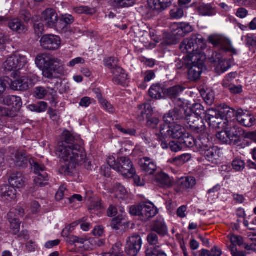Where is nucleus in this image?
<instances>
[{
  "instance_id": "nucleus-5",
  "label": "nucleus",
  "mask_w": 256,
  "mask_h": 256,
  "mask_svg": "<svg viewBox=\"0 0 256 256\" xmlns=\"http://www.w3.org/2000/svg\"><path fill=\"white\" fill-rule=\"evenodd\" d=\"M243 134L242 129L234 125L218 132L216 138L224 144L236 145L241 141V136Z\"/></svg>"
},
{
  "instance_id": "nucleus-4",
  "label": "nucleus",
  "mask_w": 256,
  "mask_h": 256,
  "mask_svg": "<svg viewBox=\"0 0 256 256\" xmlns=\"http://www.w3.org/2000/svg\"><path fill=\"white\" fill-rule=\"evenodd\" d=\"M108 164L114 170L120 172L125 178H132L136 174V170L131 160L128 157L122 156L117 159L110 156L108 160Z\"/></svg>"
},
{
  "instance_id": "nucleus-38",
  "label": "nucleus",
  "mask_w": 256,
  "mask_h": 256,
  "mask_svg": "<svg viewBox=\"0 0 256 256\" xmlns=\"http://www.w3.org/2000/svg\"><path fill=\"white\" fill-rule=\"evenodd\" d=\"M188 112H191L192 114H195L198 117L204 118L205 114V110L203 108V106L200 104H196L194 106L192 109L188 108Z\"/></svg>"
},
{
  "instance_id": "nucleus-58",
  "label": "nucleus",
  "mask_w": 256,
  "mask_h": 256,
  "mask_svg": "<svg viewBox=\"0 0 256 256\" xmlns=\"http://www.w3.org/2000/svg\"><path fill=\"white\" fill-rule=\"evenodd\" d=\"M142 204L138 206H132L130 208V212L132 215L138 216L140 218Z\"/></svg>"
},
{
  "instance_id": "nucleus-19",
  "label": "nucleus",
  "mask_w": 256,
  "mask_h": 256,
  "mask_svg": "<svg viewBox=\"0 0 256 256\" xmlns=\"http://www.w3.org/2000/svg\"><path fill=\"white\" fill-rule=\"evenodd\" d=\"M209 42L212 44L214 46H220L225 52L232 51L234 54H236V51L234 49H232L230 44L224 38L218 36H210L208 39Z\"/></svg>"
},
{
  "instance_id": "nucleus-41",
  "label": "nucleus",
  "mask_w": 256,
  "mask_h": 256,
  "mask_svg": "<svg viewBox=\"0 0 256 256\" xmlns=\"http://www.w3.org/2000/svg\"><path fill=\"white\" fill-rule=\"evenodd\" d=\"M196 184V179L193 177H188L181 182V186L184 188H192Z\"/></svg>"
},
{
  "instance_id": "nucleus-23",
  "label": "nucleus",
  "mask_w": 256,
  "mask_h": 256,
  "mask_svg": "<svg viewBox=\"0 0 256 256\" xmlns=\"http://www.w3.org/2000/svg\"><path fill=\"white\" fill-rule=\"evenodd\" d=\"M156 184L162 188H170L172 186V182L169 176L163 172L157 173L154 179Z\"/></svg>"
},
{
  "instance_id": "nucleus-26",
  "label": "nucleus",
  "mask_w": 256,
  "mask_h": 256,
  "mask_svg": "<svg viewBox=\"0 0 256 256\" xmlns=\"http://www.w3.org/2000/svg\"><path fill=\"white\" fill-rule=\"evenodd\" d=\"M166 88L160 84H153L149 90L150 96L154 98L160 99L165 98Z\"/></svg>"
},
{
  "instance_id": "nucleus-55",
  "label": "nucleus",
  "mask_w": 256,
  "mask_h": 256,
  "mask_svg": "<svg viewBox=\"0 0 256 256\" xmlns=\"http://www.w3.org/2000/svg\"><path fill=\"white\" fill-rule=\"evenodd\" d=\"M52 92H49L48 96L49 97V100L52 106H56L58 104L57 102V92L56 91L51 90Z\"/></svg>"
},
{
  "instance_id": "nucleus-9",
  "label": "nucleus",
  "mask_w": 256,
  "mask_h": 256,
  "mask_svg": "<svg viewBox=\"0 0 256 256\" xmlns=\"http://www.w3.org/2000/svg\"><path fill=\"white\" fill-rule=\"evenodd\" d=\"M27 62L24 56L15 54L8 58L3 64V68L6 72H13L14 76L18 75V70L22 69Z\"/></svg>"
},
{
  "instance_id": "nucleus-64",
  "label": "nucleus",
  "mask_w": 256,
  "mask_h": 256,
  "mask_svg": "<svg viewBox=\"0 0 256 256\" xmlns=\"http://www.w3.org/2000/svg\"><path fill=\"white\" fill-rule=\"evenodd\" d=\"M20 18L24 22H28L31 18V15L28 11L22 10L20 12Z\"/></svg>"
},
{
  "instance_id": "nucleus-22",
  "label": "nucleus",
  "mask_w": 256,
  "mask_h": 256,
  "mask_svg": "<svg viewBox=\"0 0 256 256\" xmlns=\"http://www.w3.org/2000/svg\"><path fill=\"white\" fill-rule=\"evenodd\" d=\"M16 190L10 185H3L0 187V197L3 200H10L16 198Z\"/></svg>"
},
{
  "instance_id": "nucleus-54",
  "label": "nucleus",
  "mask_w": 256,
  "mask_h": 256,
  "mask_svg": "<svg viewBox=\"0 0 256 256\" xmlns=\"http://www.w3.org/2000/svg\"><path fill=\"white\" fill-rule=\"evenodd\" d=\"M205 102L208 105H212L214 100V94L212 92H206L202 95Z\"/></svg>"
},
{
  "instance_id": "nucleus-2",
  "label": "nucleus",
  "mask_w": 256,
  "mask_h": 256,
  "mask_svg": "<svg viewBox=\"0 0 256 256\" xmlns=\"http://www.w3.org/2000/svg\"><path fill=\"white\" fill-rule=\"evenodd\" d=\"M76 139L68 131L62 134V140L58 143L57 152L60 158L66 162L64 172L68 174L72 172L76 165L84 162L86 154L82 147L75 144Z\"/></svg>"
},
{
  "instance_id": "nucleus-18",
  "label": "nucleus",
  "mask_w": 256,
  "mask_h": 256,
  "mask_svg": "<svg viewBox=\"0 0 256 256\" xmlns=\"http://www.w3.org/2000/svg\"><path fill=\"white\" fill-rule=\"evenodd\" d=\"M140 219L144 222L148 220L150 218L154 216L157 214V210L152 203L149 204H142Z\"/></svg>"
},
{
  "instance_id": "nucleus-57",
  "label": "nucleus",
  "mask_w": 256,
  "mask_h": 256,
  "mask_svg": "<svg viewBox=\"0 0 256 256\" xmlns=\"http://www.w3.org/2000/svg\"><path fill=\"white\" fill-rule=\"evenodd\" d=\"M175 26H176V28H174L172 30V32L173 34V36L178 38V40H180L181 38L185 36L184 34V32L182 31L179 24H176Z\"/></svg>"
},
{
  "instance_id": "nucleus-45",
  "label": "nucleus",
  "mask_w": 256,
  "mask_h": 256,
  "mask_svg": "<svg viewBox=\"0 0 256 256\" xmlns=\"http://www.w3.org/2000/svg\"><path fill=\"white\" fill-rule=\"evenodd\" d=\"M224 86L228 88V89L232 94H239L242 92V88L240 85L235 86L234 84H224Z\"/></svg>"
},
{
  "instance_id": "nucleus-10",
  "label": "nucleus",
  "mask_w": 256,
  "mask_h": 256,
  "mask_svg": "<svg viewBox=\"0 0 256 256\" xmlns=\"http://www.w3.org/2000/svg\"><path fill=\"white\" fill-rule=\"evenodd\" d=\"M184 124L192 132L196 134L204 132L206 128L202 118H198L195 114H192L190 111L188 116H187Z\"/></svg>"
},
{
  "instance_id": "nucleus-61",
  "label": "nucleus",
  "mask_w": 256,
  "mask_h": 256,
  "mask_svg": "<svg viewBox=\"0 0 256 256\" xmlns=\"http://www.w3.org/2000/svg\"><path fill=\"white\" fill-rule=\"evenodd\" d=\"M106 66L109 68L114 70V68L116 67V65L117 60L115 58L110 57L105 61Z\"/></svg>"
},
{
  "instance_id": "nucleus-8",
  "label": "nucleus",
  "mask_w": 256,
  "mask_h": 256,
  "mask_svg": "<svg viewBox=\"0 0 256 256\" xmlns=\"http://www.w3.org/2000/svg\"><path fill=\"white\" fill-rule=\"evenodd\" d=\"M3 102L10 108H0L2 115L10 118L16 116V113L20 111L22 105L21 98L15 96H7L4 98Z\"/></svg>"
},
{
  "instance_id": "nucleus-7",
  "label": "nucleus",
  "mask_w": 256,
  "mask_h": 256,
  "mask_svg": "<svg viewBox=\"0 0 256 256\" xmlns=\"http://www.w3.org/2000/svg\"><path fill=\"white\" fill-rule=\"evenodd\" d=\"M158 132L155 134L161 140L164 138H172L180 140L186 132V130L181 125L174 124L170 126L160 124L158 128Z\"/></svg>"
},
{
  "instance_id": "nucleus-21",
  "label": "nucleus",
  "mask_w": 256,
  "mask_h": 256,
  "mask_svg": "<svg viewBox=\"0 0 256 256\" xmlns=\"http://www.w3.org/2000/svg\"><path fill=\"white\" fill-rule=\"evenodd\" d=\"M15 164L16 166L20 168H24L28 166V162L30 163L32 166L34 167L33 160L32 162L29 158V156L27 153L24 151L18 152L16 154Z\"/></svg>"
},
{
  "instance_id": "nucleus-53",
  "label": "nucleus",
  "mask_w": 256,
  "mask_h": 256,
  "mask_svg": "<svg viewBox=\"0 0 256 256\" xmlns=\"http://www.w3.org/2000/svg\"><path fill=\"white\" fill-rule=\"evenodd\" d=\"M232 166L236 171L242 170L244 168V162L241 160L235 159L232 162Z\"/></svg>"
},
{
  "instance_id": "nucleus-52",
  "label": "nucleus",
  "mask_w": 256,
  "mask_h": 256,
  "mask_svg": "<svg viewBox=\"0 0 256 256\" xmlns=\"http://www.w3.org/2000/svg\"><path fill=\"white\" fill-rule=\"evenodd\" d=\"M223 58L222 54L217 52H213L212 56L209 58L210 62L214 64V66L219 63V62Z\"/></svg>"
},
{
  "instance_id": "nucleus-42",
  "label": "nucleus",
  "mask_w": 256,
  "mask_h": 256,
  "mask_svg": "<svg viewBox=\"0 0 256 256\" xmlns=\"http://www.w3.org/2000/svg\"><path fill=\"white\" fill-rule=\"evenodd\" d=\"M50 92L46 90L42 86L36 87L34 90V96L38 99L44 98L46 96H48Z\"/></svg>"
},
{
  "instance_id": "nucleus-59",
  "label": "nucleus",
  "mask_w": 256,
  "mask_h": 256,
  "mask_svg": "<svg viewBox=\"0 0 256 256\" xmlns=\"http://www.w3.org/2000/svg\"><path fill=\"white\" fill-rule=\"evenodd\" d=\"M8 40V36L0 32V50H6V43Z\"/></svg>"
},
{
  "instance_id": "nucleus-43",
  "label": "nucleus",
  "mask_w": 256,
  "mask_h": 256,
  "mask_svg": "<svg viewBox=\"0 0 256 256\" xmlns=\"http://www.w3.org/2000/svg\"><path fill=\"white\" fill-rule=\"evenodd\" d=\"M170 15L172 18L178 19L184 16V10L180 6H175L170 10Z\"/></svg>"
},
{
  "instance_id": "nucleus-20",
  "label": "nucleus",
  "mask_w": 256,
  "mask_h": 256,
  "mask_svg": "<svg viewBox=\"0 0 256 256\" xmlns=\"http://www.w3.org/2000/svg\"><path fill=\"white\" fill-rule=\"evenodd\" d=\"M230 109L229 108H226L225 109L221 110L219 111L214 110L213 108L208 109L205 112V114L204 116V118L206 121L210 120L211 118L212 120L214 119V118L216 116H223L225 114H226V119L229 116L230 117L231 115L230 114L234 113L233 110L232 112L230 111Z\"/></svg>"
},
{
  "instance_id": "nucleus-3",
  "label": "nucleus",
  "mask_w": 256,
  "mask_h": 256,
  "mask_svg": "<svg viewBox=\"0 0 256 256\" xmlns=\"http://www.w3.org/2000/svg\"><path fill=\"white\" fill-rule=\"evenodd\" d=\"M36 64L42 70L44 77L48 79L58 78L64 75L65 70L60 60L48 58L46 54H38L35 60Z\"/></svg>"
},
{
  "instance_id": "nucleus-24",
  "label": "nucleus",
  "mask_w": 256,
  "mask_h": 256,
  "mask_svg": "<svg viewBox=\"0 0 256 256\" xmlns=\"http://www.w3.org/2000/svg\"><path fill=\"white\" fill-rule=\"evenodd\" d=\"M114 74L113 82L118 84H124L127 78V74L124 72V70L120 66L116 65V67L112 70Z\"/></svg>"
},
{
  "instance_id": "nucleus-62",
  "label": "nucleus",
  "mask_w": 256,
  "mask_h": 256,
  "mask_svg": "<svg viewBox=\"0 0 256 256\" xmlns=\"http://www.w3.org/2000/svg\"><path fill=\"white\" fill-rule=\"evenodd\" d=\"M66 192H68V190L64 186H60L56 194V198L57 200H62L64 196L66 195Z\"/></svg>"
},
{
  "instance_id": "nucleus-51",
  "label": "nucleus",
  "mask_w": 256,
  "mask_h": 256,
  "mask_svg": "<svg viewBox=\"0 0 256 256\" xmlns=\"http://www.w3.org/2000/svg\"><path fill=\"white\" fill-rule=\"evenodd\" d=\"M114 2L120 8L128 7L133 6L134 0H114Z\"/></svg>"
},
{
  "instance_id": "nucleus-37",
  "label": "nucleus",
  "mask_w": 256,
  "mask_h": 256,
  "mask_svg": "<svg viewBox=\"0 0 256 256\" xmlns=\"http://www.w3.org/2000/svg\"><path fill=\"white\" fill-rule=\"evenodd\" d=\"M47 106V104L46 102H40L37 104L28 106V108L32 112H42L46 110Z\"/></svg>"
},
{
  "instance_id": "nucleus-34",
  "label": "nucleus",
  "mask_w": 256,
  "mask_h": 256,
  "mask_svg": "<svg viewBox=\"0 0 256 256\" xmlns=\"http://www.w3.org/2000/svg\"><path fill=\"white\" fill-rule=\"evenodd\" d=\"M179 142L186 147L192 148L196 146V140L192 135L186 132L182 138L179 140Z\"/></svg>"
},
{
  "instance_id": "nucleus-60",
  "label": "nucleus",
  "mask_w": 256,
  "mask_h": 256,
  "mask_svg": "<svg viewBox=\"0 0 256 256\" xmlns=\"http://www.w3.org/2000/svg\"><path fill=\"white\" fill-rule=\"evenodd\" d=\"M181 144L179 142L172 141L169 142V147L172 151L177 152L182 149Z\"/></svg>"
},
{
  "instance_id": "nucleus-40",
  "label": "nucleus",
  "mask_w": 256,
  "mask_h": 256,
  "mask_svg": "<svg viewBox=\"0 0 256 256\" xmlns=\"http://www.w3.org/2000/svg\"><path fill=\"white\" fill-rule=\"evenodd\" d=\"M255 120L251 116L248 114H244V117L240 116L238 118L239 122L246 127L252 126L254 124Z\"/></svg>"
},
{
  "instance_id": "nucleus-17",
  "label": "nucleus",
  "mask_w": 256,
  "mask_h": 256,
  "mask_svg": "<svg viewBox=\"0 0 256 256\" xmlns=\"http://www.w3.org/2000/svg\"><path fill=\"white\" fill-rule=\"evenodd\" d=\"M142 170L146 175H152L157 170V166L153 160L148 157H144L139 160Z\"/></svg>"
},
{
  "instance_id": "nucleus-14",
  "label": "nucleus",
  "mask_w": 256,
  "mask_h": 256,
  "mask_svg": "<svg viewBox=\"0 0 256 256\" xmlns=\"http://www.w3.org/2000/svg\"><path fill=\"white\" fill-rule=\"evenodd\" d=\"M41 18L46 27L56 28L58 22V16L54 10L52 8L46 10L42 12Z\"/></svg>"
},
{
  "instance_id": "nucleus-13",
  "label": "nucleus",
  "mask_w": 256,
  "mask_h": 256,
  "mask_svg": "<svg viewBox=\"0 0 256 256\" xmlns=\"http://www.w3.org/2000/svg\"><path fill=\"white\" fill-rule=\"evenodd\" d=\"M34 162V172L38 175L37 178L34 180V184L36 186L42 187L45 186L47 182L48 175L46 172V167L44 165H40L36 162Z\"/></svg>"
},
{
  "instance_id": "nucleus-16",
  "label": "nucleus",
  "mask_w": 256,
  "mask_h": 256,
  "mask_svg": "<svg viewBox=\"0 0 256 256\" xmlns=\"http://www.w3.org/2000/svg\"><path fill=\"white\" fill-rule=\"evenodd\" d=\"M172 0H148V4L150 9L160 13L172 4Z\"/></svg>"
},
{
  "instance_id": "nucleus-48",
  "label": "nucleus",
  "mask_w": 256,
  "mask_h": 256,
  "mask_svg": "<svg viewBox=\"0 0 256 256\" xmlns=\"http://www.w3.org/2000/svg\"><path fill=\"white\" fill-rule=\"evenodd\" d=\"M124 219L120 217H116L114 218L111 222V226L113 229L118 230L124 224V222H123Z\"/></svg>"
},
{
  "instance_id": "nucleus-25",
  "label": "nucleus",
  "mask_w": 256,
  "mask_h": 256,
  "mask_svg": "<svg viewBox=\"0 0 256 256\" xmlns=\"http://www.w3.org/2000/svg\"><path fill=\"white\" fill-rule=\"evenodd\" d=\"M8 26L12 30L18 34L24 33L27 30L26 26L19 18L10 20Z\"/></svg>"
},
{
  "instance_id": "nucleus-50",
  "label": "nucleus",
  "mask_w": 256,
  "mask_h": 256,
  "mask_svg": "<svg viewBox=\"0 0 256 256\" xmlns=\"http://www.w3.org/2000/svg\"><path fill=\"white\" fill-rule=\"evenodd\" d=\"M147 240L148 244L150 245H156L158 244V238L156 234L154 232H150L147 236Z\"/></svg>"
},
{
  "instance_id": "nucleus-46",
  "label": "nucleus",
  "mask_w": 256,
  "mask_h": 256,
  "mask_svg": "<svg viewBox=\"0 0 256 256\" xmlns=\"http://www.w3.org/2000/svg\"><path fill=\"white\" fill-rule=\"evenodd\" d=\"M226 118V114L223 116H216L214 118V120L212 118L210 120H206V122L210 126H212L213 128H219V125L221 124V120H223L224 118Z\"/></svg>"
},
{
  "instance_id": "nucleus-31",
  "label": "nucleus",
  "mask_w": 256,
  "mask_h": 256,
  "mask_svg": "<svg viewBox=\"0 0 256 256\" xmlns=\"http://www.w3.org/2000/svg\"><path fill=\"white\" fill-rule=\"evenodd\" d=\"M200 154L204 156L206 158L212 162L218 157V150L216 146H210V148H206L204 150H202Z\"/></svg>"
},
{
  "instance_id": "nucleus-39",
  "label": "nucleus",
  "mask_w": 256,
  "mask_h": 256,
  "mask_svg": "<svg viewBox=\"0 0 256 256\" xmlns=\"http://www.w3.org/2000/svg\"><path fill=\"white\" fill-rule=\"evenodd\" d=\"M96 94V96L104 108L110 113H114V108L113 106L102 98L100 92H97Z\"/></svg>"
},
{
  "instance_id": "nucleus-56",
  "label": "nucleus",
  "mask_w": 256,
  "mask_h": 256,
  "mask_svg": "<svg viewBox=\"0 0 256 256\" xmlns=\"http://www.w3.org/2000/svg\"><path fill=\"white\" fill-rule=\"evenodd\" d=\"M191 158L190 154H184L173 159L174 162H179L180 164H184L188 162Z\"/></svg>"
},
{
  "instance_id": "nucleus-27",
  "label": "nucleus",
  "mask_w": 256,
  "mask_h": 256,
  "mask_svg": "<svg viewBox=\"0 0 256 256\" xmlns=\"http://www.w3.org/2000/svg\"><path fill=\"white\" fill-rule=\"evenodd\" d=\"M212 144H213L212 143L206 134H201L196 140L195 146L197 152H200L202 150H204L206 148H210Z\"/></svg>"
},
{
  "instance_id": "nucleus-35",
  "label": "nucleus",
  "mask_w": 256,
  "mask_h": 256,
  "mask_svg": "<svg viewBox=\"0 0 256 256\" xmlns=\"http://www.w3.org/2000/svg\"><path fill=\"white\" fill-rule=\"evenodd\" d=\"M196 10L200 15L211 16L215 14V10L210 4H202L196 8Z\"/></svg>"
},
{
  "instance_id": "nucleus-30",
  "label": "nucleus",
  "mask_w": 256,
  "mask_h": 256,
  "mask_svg": "<svg viewBox=\"0 0 256 256\" xmlns=\"http://www.w3.org/2000/svg\"><path fill=\"white\" fill-rule=\"evenodd\" d=\"M138 108L140 115L138 118L140 121L146 120L153 116V109L150 104H146L140 106Z\"/></svg>"
},
{
  "instance_id": "nucleus-28",
  "label": "nucleus",
  "mask_w": 256,
  "mask_h": 256,
  "mask_svg": "<svg viewBox=\"0 0 256 256\" xmlns=\"http://www.w3.org/2000/svg\"><path fill=\"white\" fill-rule=\"evenodd\" d=\"M152 230L158 234L160 236H164L168 234V230L166 224L163 220H156L152 226Z\"/></svg>"
},
{
  "instance_id": "nucleus-33",
  "label": "nucleus",
  "mask_w": 256,
  "mask_h": 256,
  "mask_svg": "<svg viewBox=\"0 0 256 256\" xmlns=\"http://www.w3.org/2000/svg\"><path fill=\"white\" fill-rule=\"evenodd\" d=\"M8 221L10 224L11 230L14 234H17L20 230V222L16 214L12 211L8 214Z\"/></svg>"
},
{
  "instance_id": "nucleus-11",
  "label": "nucleus",
  "mask_w": 256,
  "mask_h": 256,
  "mask_svg": "<svg viewBox=\"0 0 256 256\" xmlns=\"http://www.w3.org/2000/svg\"><path fill=\"white\" fill-rule=\"evenodd\" d=\"M142 240L138 234L130 236L126 244L125 252L130 256H136L141 249Z\"/></svg>"
},
{
  "instance_id": "nucleus-47",
  "label": "nucleus",
  "mask_w": 256,
  "mask_h": 256,
  "mask_svg": "<svg viewBox=\"0 0 256 256\" xmlns=\"http://www.w3.org/2000/svg\"><path fill=\"white\" fill-rule=\"evenodd\" d=\"M74 12L78 14H93L95 13V10L87 6H80L74 8Z\"/></svg>"
},
{
  "instance_id": "nucleus-44",
  "label": "nucleus",
  "mask_w": 256,
  "mask_h": 256,
  "mask_svg": "<svg viewBox=\"0 0 256 256\" xmlns=\"http://www.w3.org/2000/svg\"><path fill=\"white\" fill-rule=\"evenodd\" d=\"M44 23L42 20V19L40 20H38L34 22V32L38 36H40L44 32Z\"/></svg>"
},
{
  "instance_id": "nucleus-49",
  "label": "nucleus",
  "mask_w": 256,
  "mask_h": 256,
  "mask_svg": "<svg viewBox=\"0 0 256 256\" xmlns=\"http://www.w3.org/2000/svg\"><path fill=\"white\" fill-rule=\"evenodd\" d=\"M146 125L147 127L155 129L157 128L158 125L160 122V120L158 118L154 116H151L150 118L146 119Z\"/></svg>"
},
{
  "instance_id": "nucleus-12",
  "label": "nucleus",
  "mask_w": 256,
  "mask_h": 256,
  "mask_svg": "<svg viewBox=\"0 0 256 256\" xmlns=\"http://www.w3.org/2000/svg\"><path fill=\"white\" fill-rule=\"evenodd\" d=\"M40 43L43 48L50 50H54L60 48L61 40L60 38L57 36L46 34L42 37Z\"/></svg>"
},
{
  "instance_id": "nucleus-36",
  "label": "nucleus",
  "mask_w": 256,
  "mask_h": 256,
  "mask_svg": "<svg viewBox=\"0 0 256 256\" xmlns=\"http://www.w3.org/2000/svg\"><path fill=\"white\" fill-rule=\"evenodd\" d=\"M230 66V62L225 58H222L216 66V70L220 74L226 72Z\"/></svg>"
},
{
  "instance_id": "nucleus-63",
  "label": "nucleus",
  "mask_w": 256,
  "mask_h": 256,
  "mask_svg": "<svg viewBox=\"0 0 256 256\" xmlns=\"http://www.w3.org/2000/svg\"><path fill=\"white\" fill-rule=\"evenodd\" d=\"M159 248L158 246L154 248H148L146 250V256H156L158 252H160V250H158Z\"/></svg>"
},
{
  "instance_id": "nucleus-15",
  "label": "nucleus",
  "mask_w": 256,
  "mask_h": 256,
  "mask_svg": "<svg viewBox=\"0 0 256 256\" xmlns=\"http://www.w3.org/2000/svg\"><path fill=\"white\" fill-rule=\"evenodd\" d=\"M6 79L9 81L8 84L12 90L24 91L32 86V80L26 77H22L14 81L8 78H6Z\"/></svg>"
},
{
  "instance_id": "nucleus-6",
  "label": "nucleus",
  "mask_w": 256,
  "mask_h": 256,
  "mask_svg": "<svg viewBox=\"0 0 256 256\" xmlns=\"http://www.w3.org/2000/svg\"><path fill=\"white\" fill-rule=\"evenodd\" d=\"M178 106L169 111L163 116L164 122L167 124L172 123H185L187 116H188V108L185 109L183 106L184 102L179 98Z\"/></svg>"
},
{
  "instance_id": "nucleus-1",
  "label": "nucleus",
  "mask_w": 256,
  "mask_h": 256,
  "mask_svg": "<svg viewBox=\"0 0 256 256\" xmlns=\"http://www.w3.org/2000/svg\"><path fill=\"white\" fill-rule=\"evenodd\" d=\"M204 48V40L200 34L184 39L180 45L182 52L188 54V64H186V68L188 69V78L190 81L199 80L204 68H206L198 52Z\"/></svg>"
},
{
  "instance_id": "nucleus-32",
  "label": "nucleus",
  "mask_w": 256,
  "mask_h": 256,
  "mask_svg": "<svg viewBox=\"0 0 256 256\" xmlns=\"http://www.w3.org/2000/svg\"><path fill=\"white\" fill-rule=\"evenodd\" d=\"M185 90V88L180 85L174 86L168 88H166L164 91L165 97L170 99H176L180 94Z\"/></svg>"
},
{
  "instance_id": "nucleus-29",
  "label": "nucleus",
  "mask_w": 256,
  "mask_h": 256,
  "mask_svg": "<svg viewBox=\"0 0 256 256\" xmlns=\"http://www.w3.org/2000/svg\"><path fill=\"white\" fill-rule=\"evenodd\" d=\"M10 185L14 188H22L24 185V178L19 172L12 174L8 180Z\"/></svg>"
}]
</instances>
